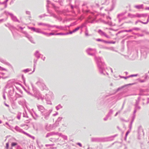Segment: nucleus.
I'll return each mask as SVG.
<instances>
[{
  "mask_svg": "<svg viewBox=\"0 0 149 149\" xmlns=\"http://www.w3.org/2000/svg\"><path fill=\"white\" fill-rule=\"evenodd\" d=\"M128 134V132H127V133H126V135L127 134Z\"/></svg>",
  "mask_w": 149,
  "mask_h": 149,
  "instance_id": "7",
  "label": "nucleus"
},
{
  "mask_svg": "<svg viewBox=\"0 0 149 149\" xmlns=\"http://www.w3.org/2000/svg\"><path fill=\"white\" fill-rule=\"evenodd\" d=\"M137 74H135V75H131L130 76V77H134V76H137Z\"/></svg>",
  "mask_w": 149,
  "mask_h": 149,
  "instance_id": "2",
  "label": "nucleus"
},
{
  "mask_svg": "<svg viewBox=\"0 0 149 149\" xmlns=\"http://www.w3.org/2000/svg\"><path fill=\"white\" fill-rule=\"evenodd\" d=\"M78 144L80 146H81V143H78Z\"/></svg>",
  "mask_w": 149,
  "mask_h": 149,
  "instance_id": "4",
  "label": "nucleus"
},
{
  "mask_svg": "<svg viewBox=\"0 0 149 149\" xmlns=\"http://www.w3.org/2000/svg\"><path fill=\"white\" fill-rule=\"evenodd\" d=\"M1 123V122L0 121V123Z\"/></svg>",
  "mask_w": 149,
  "mask_h": 149,
  "instance_id": "9",
  "label": "nucleus"
},
{
  "mask_svg": "<svg viewBox=\"0 0 149 149\" xmlns=\"http://www.w3.org/2000/svg\"><path fill=\"white\" fill-rule=\"evenodd\" d=\"M6 146H8V143H6Z\"/></svg>",
  "mask_w": 149,
  "mask_h": 149,
  "instance_id": "6",
  "label": "nucleus"
},
{
  "mask_svg": "<svg viewBox=\"0 0 149 149\" xmlns=\"http://www.w3.org/2000/svg\"><path fill=\"white\" fill-rule=\"evenodd\" d=\"M17 145V143H12L11 144V145L12 146H16Z\"/></svg>",
  "mask_w": 149,
  "mask_h": 149,
  "instance_id": "1",
  "label": "nucleus"
},
{
  "mask_svg": "<svg viewBox=\"0 0 149 149\" xmlns=\"http://www.w3.org/2000/svg\"><path fill=\"white\" fill-rule=\"evenodd\" d=\"M79 29V28H77L75 30H74V31H73L74 32L75 31H77Z\"/></svg>",
  "mask_w": 149,
  "mask_h": 149,
  "instance_id": "3",
  "label": "nucleus"
},
{
  "mask_svg": "<svg viewBox=\"0 0 149 149\" xmlns=\"http://www.w3.org/2000/svg\"><path fill=\"white\" fill-rule=\"evenodd\" d=\"M32 29H34V28H32Z\"/></svg>",
  "mask_w": 149,
  "mask_h": 149,
  "instance_id": "8",
  "label": "nucleus"
},
{
  "mask_svg": "<svg viewBox=\"0 0 149 149\" xmlns=\"http://www.w3.org/2000/svg\"><path fill=\"white\" fill-rule=\"evenodd\" d=\"M146 9L147 10H149V7H148L146 8Z\"/></svg>",
  "mask_w": 149,
  "mask_h": 149,
  "instance_id": "5",
  "label": "nucleus"
}]
</instances>
